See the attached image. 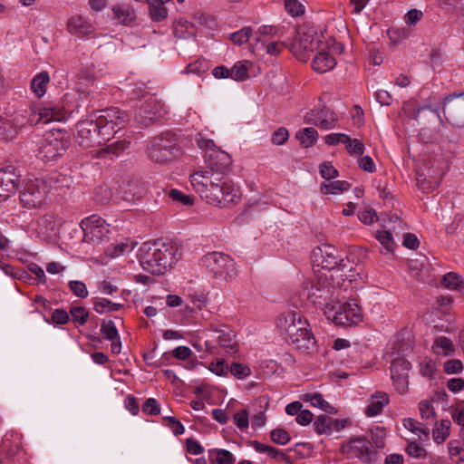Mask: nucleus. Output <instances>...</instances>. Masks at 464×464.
<instances>
[{"instance_id": "1", "label": "nucleus", "mask_w": 464, "mask_h": 464, "mask_svg": "<svg viewBox=\"0 0 464 464\" xmlns=\"http://www.w3.org/2000/svg\"><path fill=\"white\" fill-rule=\"evenodd\" d=\"M138 258L146 272L163 275L179 258V246L162 238L147 241L139 248Z\"/></svg>"}, {"instance_id": "2", "label": "nucleus", "mask_w": 464, "mask_h": 464, "mask_svg": "<svg viewBox=\"0 0 464 464\" xmlns=\"http://www.w3.org/2000/svg\"><path fill=\"white\" fill-rule=\"evenodd\" d=\"M277 326L285 340L297 351L312 353L316 350V340L306 318L295 310L284 312L278 318Z\"/></svg>"}, {"instance_id": "3", "label": "nucleus", "mask_w": 464, "mask_h": 464, "mask_svg": "<svg viewBox=\"0 0 464 464\" xmlns=\"http://www.w3.org/2000/svg\"><path fill=\"white\" fill-rule=\"evenodd\" d=\"M307 298L316 306L322 308L328 319L335 305L340 303L341 283L334 282V274H321L316 281L307 282L304 287Z\"/></svg>"}, {"instance_id": "4", "label": "nucleus", "mask_w": 464, "mask_h": 464, "mask_svg": "<svg viewBox=\"0 0 464 464\" xmlns=\"http://www.w3.org/2000/svg\"><path fill=\"white\" fill-rule=\"evenodd\" d=\"M206 169L196 171L190 176L191 185L200 192L208 187H218L220 176L224 175L231 165L230 156L224 150L214 148L205 154Z\"/></svg>"}, {"instance_id": "5", "label": "nucleus", "mask_w": 464, "mask_h": 464, "mask_svg": "<svg viewBox=\"0 0 464 464\" xmlns=\"http://www.w3.org/2000/svg\"><path fill=\"white\" fill-rule=\"evenodd\" d=\"M313 258L317 266L327 270L326 274L340 273L342 281L348 279L351 282L354 277L353 262L332 245H323L314 248Z\"/></svg>"}, {"instance_id": "6", "label": "nucleus", "mask_w": 464, "mask_h": 464, "mask_svg": "<svg viewBox=\"0 0 464 464\" xmlns=\"http://www.w3.org/2000/svg\"><path fill=\"white\" fill-rule=\"evenodd\" d=\"M320 48H328L323 34L314 26L304 24L298 28L290 51L298 60L305 62L312 53Z\"/></svg>"}, {"instance_id": "7", "label": "nucleus", "mask_w": 464, "mask_h": 464, "mask_svg": "<svg viewBox=\"0 0 464 464\" xmlns=\"http://www.w3.org/2000/svg\"><path fill=\"white\" fill-rule=\"evenodd\" d=\"M99 125L103 140H109L129 121L128 114L116 107L106 108L92 113Z\"/></svg>"}, {"instance_id": "8", "label": "nucleus", "mask_w": 464, "mask_h": 464, "mask_svg": "<svg viewBox=\"0 0 464 464\" xmlns=\"http://www.w3.org/2000/svg\"><path fill=\"white\" fill-rule=\"evenodd\" d=\"M200 263L208 273L216 278L227 281L237 276L234 259L222 252L208 253L200 259Z\"/></svg>"}, {"instance_id": "9", "label": "nucleus", "mask_w": 464, "mask_h": 464, "mask_svg": "<svg viewBox=\"0 0 464 464\" xmlns=\"http://www.w3.org/2000/svg\"><path fill=\"white\" fill-rule=\"evenodd\" d=\"M148 154L151 160L160 164L172 161L179 154L176 135L168 132L155 137L148 148Z\"/></svg>"}, {"instance_id": "10", "label": "nucleus", "mask_w": 464, "mask_h": 464, "mask_svg": "<svg viewBox=\"0 0 464 464\" xmlns=\"http://www.w3.org/2000/svg\"><path fill=\"white\" fill-rule=\"evenodd\" d=\"M27 108L8 110L0 116V140L15 139L24 128L29 126Z\"/></svg>"}, {"instance_id": "11", "label": "nucleus", "mask_w": 464, "mask_h": 464, "mask_svg": "<svg viewBox=\"0 0 464 464\" xmlns=\"http://www.w3.org/2000/svg\"><path fill=\"white\" fill-rule=\"evenodd\" d=\"M69 143L66 132L60 130L49 131L40 142L38 155L44 161L55 160L65 153Z\"/></svg>"}, {"instance_id": "12", "label": "nucleus", "mask_w": 464, "mask_h": 464, "mask_svg": "<svg viewBox=\"0 0 464 464\" xmlns=\"http://www.w3.org/2000/svg\"><path fill=\"white\" fill-rule=\"evenodd\" d=\"M28 110L29 126L38 123L47 124L53 121H65L69 117L68 111L59 103L49 102L44 105L34 104Z\"/></svg>"}, {"instance_id": "13", "label": "nucleus", "mask_w": 464, "mask_h": 464, "mask_svg": "<svg viewBox=\"0 0 464 464\" xmlns=\"http://www.w3.org/2000/svg\"><path fill=\"white\" fill-rule=\"evenodd\" d=\"M83 231L82 241L93 246H99L108 242L110 230L105 220L92 215L82 220L80 224Z\"/></svg>"}, {"instance_id": "14", "label": "nucleus", "mask_w": 464, "mask_h": 464, "mask_svg": "<svg viewBox=\"0 0 464 464\" xmlns=\"http://www.w3.org/2000/svg\"><path fill=\"white\" fill-rule=\"evenodd\" d=\"M74 136L79 145L86 148L101 145L106 141L102 140L99 125L95 122L92 113L77 122Z\"/></svg>"}, {"instance_id": "15", "label": "nucleus", "mask_w": 464, "mask_h": 464, "mask_svg": "<svg viewBox=\"0 0 464 464\" xmlns=\"http://www.w3.org/2000/svg\"><path fill=\"white\" fill-rule=\"evenodd\" d=\"M341 451L363 463L372 462L376 455L375 450L372 449L371 441L365 436L351 438L341 446Z\"/></svg>"}, {"instance_id": "16", "label": "nucleus", "mask_w": 464, "mask_h": 464, "mask_svg": "<svg viewBox=\"0 0 464 464\" xmlns=\"http://www.w3.org/2000/svg\"><path fill=\"white\" fill-rule=\"evenodd\" d=\"M330 318L336 325L348 327L357 324L362 320V314L360 306L350 300L341 304L335 305V309L332 312Z\"/></svg>"}, {"instance_id": "17", "label": "nucleus", "mask_w": 464, "mask_h": 464, "mask_svg": "<svg viewBox=\"0 0 464 464\" xmlns=\"http://www.w3.org/2000/svg\"><path fill=\"white\" fill-rule=\"evenodd\" d=\"M164 112V104L156 97L150 96L140 107L135 120L140 125L147 126L163 117Z\"/></svg>"}, {"instance_id": "18", "label": "nucleus", "mask_w": 464, "mask_h": 464, "mask_svg": "<svg viewBox=\"0 0 464 464\" xmlns=\"http://www.w3.org/2000/svg\"><path fill=\"white\" fill-rule=\"evenodd\" d=\"M304 121L318 127L321 130H328L335 128L338 122L337 115L329 108L314 109L305 113Z\"/></svg>"}, {"instance_id": "19", "label": "nucleus", "mask_w": 464, "mask_h": 464, "mask_svg": "<svg viewBox=\"0 0 464 464\" xmlns=\"http://www.w3.org/2000/svg\"><path fill=\"white\" fill-rule=\"evenodd\" d=\"M205 335L213 341H217L225 353L234 354L238 350V344L234 332L227 326L221 328H209Z\"/></svg>"}, {"instance_id": "20", "label": "nucleus", "mask_w": 464, "mask_h": 464, "mask_svg": "<svg viewBox=\"0 0 464 464\" xmlns=\"http://www.w3.org/2000/svg\"><path fill=\"white\" fill-rule=\"evenodd\" d=\"M18 180L14 167L6 166L0 169V203L6 201L14 193Z\"/></svg>"}, {"instance_id": "21", "label": "nucleus", "mask_w": 464, "mask_h": 464, "mask_svg": "<svg viewBox=\"0 0 464 464\" xmlns=\"http://www.w3.org/2000/svg\"><path fill=\"white\" fill-rule=\"evenodd\" d=\"M68 32L79 38H84L93 31L92 23L82 15L71 17L67 23Z\"/></svg>"}, {"instance_id": "22", "label": "nucleus", "mask_w": 464, "mask_h": 464, "mask_svg": "<svg viewBox=\"0 0 464 464\" xmlns=\"http://www.w3.org/2000/svg\"><path fill=\"white\" fill-rule=\"evenodd\" d=\"M269 401L266 396L256 398L250 409L253 412L252 416V428H262L266 424V411L267 410Z\"/></svg>"}, {"instance_id": "23", "label": "nucleus", "mask_w": 464, "mask_h": 464, "mask_svg": "<svg viewBox=\"0 0 464 464\" xmlns=\"http://www.w3.org/2000/svg\"><path fill=\"white\" fill-rule=\"evenodd\" d=\"M326 49L320 48L317 50V53L313 59L312 67L319 73H324L336 65L335 59L326 52Z\"/></svg>"}, {"instance_id": "24", "label": "nucleus", "mask_w": 464, "mask_h": 464, "mask_svg": "<svg viewBox=\"0 0 464 464\" xmlns=\"http://www.w3.org/2000/svg\"><path fill=\"white\" fill-rule=\"evenodd\" d=\"M136 246L137 242L127 238L123 241L115 242L108 245L106 247H104V253L109 257L115 258L125 253L131 252Z\"/></svg>"}, {"instance_id": "25", "label": "nucleus", "mask_w": 464, "mask_h": 464, "mask_svg": "<svg viewBox=\"0 0 464 464\" xmlns=\"http://www.w3.org/2000/svg\"><path fill=\"white\" fill-rule=\"evenodd\" d=\"M388 401L389 400L385 393L378 392L372 395L369 399L368 405L365 409V414L368 417H374L380 414Z\"/></svg>"}, {"instance_id": "26", "label": "nucleus", "mask_w": 464, "mask_h": 464, "mask_svg": "<svg viewBox=\"0 0 464 464\" xmlns=\"http://www.w3.org/2000/svg\"><path fill=\"white\" fill-rule=\"evenodd\" d=\"M252 446L256 451L266 453L272 459L285 461V463L289 462V456L275 447L263 444L257 440L252 441Z\"/></svg>"}, {"instance_id": "27", "label": "nucleus", "mask_w": 464, "mask_h": 464, "mask_svg": "<svg viewBox=\"0 0 464 464\" xmlns=\"http://www.w3.org/2000/svg\"><path fill=\"white\" fill-rule=\"evenodd\" d=\"M113 19L121 24L127 25L135 19V12L128 5H117L112 7Z\"/></svg>"}, {"instance_id": "28", "label": "nucleus", "mask_w": 464, "mask_h": 464, "mask_svg": "<svg viewBox=\"0 0 464 464\" xmlns=\"http://www.w3.org/2000/svg\"><path fill=\"white\" fill-rule=\"evenodd\" d=\"M50 76L47 72L37 73L31 81V90L37 98H42L47 90Z\"/></svg>"}, {"instance_id": "29", "label": "nucleus", "mask_w": 464, "mask_h": 464, "mask_svg": "<svg viewBox=\"0 0 464 464\" xmlns=\"http://www.w3.org/2000/svg\"><path fill=\"white\" fill-rule=\"evenodd\" d=\"M286 47V44L283 41L271 40L261 44L253 45V52H264L266 54L277 56Z\"/></svg>"}, {"instance_id": "30", "label": "nucleus", "mask_w": 464, "mask_h": 464, "mask_svg": "<svg viewBox=\"0 0 464 464\" xmlns=\"http://www.w3.org/2000/svg\"><path fill=\"white\" fill-rule=\"evenodd\" d=\"M208 454L210 464H234L236 461L234 455L227 450L211 449Z\"/></svg>"}, {"instance_id": "31", "label": "nucleus", "mask_w": 464, "mask_h": 464, "mask_svg": "<svg viewBox=\"0 0 464 464\" xmlns=\"http://www.w3.org/2000/svg\"><path fill=\"white\" fill-rule=\"evenodd\" d=\"M255 44H261L263 43L274 40L276 37H281L279 29L273 25H262L258 27L255 34Z\"/></svg>"}, {"instance_id": "32", "label": "nucleus", "mask_w": 464, "mask_h": 464, "mask_svg": "<svg viewBox=\"0 0 464 464\" xmlns=\"http://www.w3.org/2000/svg\"><path fill=\"white\" fill-rule=\"evenodd\" d=\"M302 401L304 402H309L311 406L319 408L325 412H336L334 408L331 406L330 403L326 401L320 393L314 392L303 394Z\"/></svg>"}, {"instance_id": "33", "label": "nucleus", "mask_w": 464, "mask_h": 464, "mask_svg": "<svg viewBox=\"0 0 464 464\" xmlns=\"http://www.w3.org/2000/svg\"><path fill=\"white\" fill-rule=\"evenodd\" d=\"M432 351L437 355L450 356L454 353L455 347L450 339L446 336H440L435 339Z\"/></svg>"}, {"instance_id": "34", "label": "nucleus", "mask_w": 464, "mask_h": 464, "mask_svg": "<svg viewBox=\"0 0 464 464\" xmlns=\"http://www.w3.org/2000/svg\"><path fill=\"white\" fill-rule=\"evenodd\" d=\"M40 196L41 190L38 187V182L27 183L24 189L20 191V203H34L36 200H39Z\"/></svg>"}, {"instance_id": "35", "label": "nucleus", "mask_w": 464, "mask_h": 464, "mask_svg": "<svg viewBox=\"0 0 464 464\" xmlns=\"http://www.w3.org/2000/svg\"><path fill=\"white\" fill-rule=\"evenodd\" d=\"M253 66V63L247 60H243L236 63L230 68V78L235 81H245L249 75L248 72Z\"/></svg>"}, {"instance_id": "36", "label": "nucleus", "mask_w": 464, "mask_h": 464, "mask_svg": "<svg viewBox=\"0 0 464 464\" xmlns=\"http://www.w3.org/2000/svg\"><path fill=\"white\" fill-rule=\"evenodd\" d=\"M350 183L345 180H334L329 183H324L320 187V191L324 195H339L350 188Z\"/></svg>"}, {"instance_id": "37", "label": "nucleus", "mask_w": 464, "mask_h": 464, "mask_svg": "<svg viewBox=\"0 0 464 464\" xmlns=\"http://www.w3.org/2000/svg\"><path fill=\"white\" fill-rule=\"evenodd\" d=\"M314 428L319 435H330L333 432L332 417L321 414L314 421Z\"/></svg>"}, {"instance_id": "38", "label": "nucleus", "mask_w": 464, "mask_h": 464, "mask_svg": "<svg viewBox=\"0 0 464 464\" xmlns=\"http://www.w3.org/2000/svg\"><path fill=\"white\" fill-rule=\"evenodd\" d=\"M92 304H93V309L98 314L118 311L122 307L121 304L113 303L108 299L101 298V297L93 298Z\"/></svg>"}, {"instance_id": "39", "label": "nucleus", "mask_w": 464, "mask_h": 464, "mask_svg": "<svg viewBox=\"0 0 464 464\" xmlns=\"http://www.w3.org/2000/svg\"><path fill=\"white\" fill-rule=\"evenodd\" d=\"M403 426L411 431L412 433L419 436L421 439L423 435L426 439L429 438L430 429L426 424L419 422L415 419L408 418L403 420Z\"/></svg>"}, {"instance_id": "40", "label": "nucleus", "mask_w": 464, "mask_h": 464, "mask_svg": "<svg viewBox=\"0 0 464 464\" xmlns=\"http://www.w3.org/2000/svg\"><path fill=\"white\" fill-rule=\"evenodd\" d=\"M419 410L420 417L426 421V425H431L436 420V413L434 407L430 401L424 400L419 403Z\"/></svg>"}, {"instance_id": "41", "label": "nucleus", "mask_w": 464, "mask_h": 464, "mask_svg": "<svg viewBox=\"0 0 464 464\" xmlns=\"http://www.w3.org/2000/svg\"><path fill=\"white\" fill-rule=\"evenodd\" d=\"M317 131L313 127L304 128L296 132L297 140L305 148L312 146L317 140Z\"/></svg>"}, {"instance_id": "42", "label": "nucleus", "mask_w": 464, "mask_h": 464, "mask_svg": "<svg viewBox=\"0 0 464 464\" xmlns=\"http://www.w3.org/2000/svg\"><path fill=\"white\" fill-rule=\"evenodd\" d=\"M450 421L449 420H441L440 425L433 429L432 437L436 443L441 444L450 435Z\"/></svg>"}, {"instance_id": "43", "label": "nucleus", "mask_w": 464, "mask_h": 464, "mask_svg": "<svg viewBox=\"0 0 464 464\" xmlns=\"http://www.w3.org/2000/svg\"><path fill=\"white\" fill-rule=\"evenodd\" d=\"M411 362L404 357H397L392 362L391 375H408Z\"/></svg>"}, {"instance_id": "44", "label": "nucleus", "mask_w": 464, "mask_h": 464, "mask_svg": "<svg viewBox=\"0 0 464 464\" xmlns=\"http://www.w3.org/2000/svg\"><path fill=\"white\" fill-rule=\"evenodd\" d=\"M441 283L444 286L451 290H459L464 287V281L454 272L446 274L442 277Z\"/></svg>"}, {"instance_id": "45", "label": "nucleus", "mask_w": 464, "mask_h": 464, "mask_svg": "<svg viewBox=\"0 0 464 464\" xmlns=\"http://www.w3.org/2000/svg\"><path fill=\"white\" fill-rule=\"evenodd\" d=\"M252 36V28L250 26H245L240 30L230 34L229 39L233 44L242 45L248 42Z\"/></svg>"}, {"instance_id": "46", "label": "nucleus", "mask_w": 464, "mask_h": 464, "mask_svg": "<svg viewBox=\"0 0 464 464\" xmlns=\"http://www.w3.org/2000/svg\"><path fill=\"white\" fill-rule=\"evenodd\" d=\"M164 5L165 3L155 1L150 4V14L152 20L160 22L167 17L168 11Z\"/></svg>"}, {"instance_id": "47", "label": "nucleus", "mask_w": 464, "mask_h": 464, "mask_svg": "<svg viewBox=\"0 0 464 464\" xmlns=\"http://www.w3.org/2000/svg\"><path fill=\"white\" fill-rule=\"evenodd\" d=\"M213 189H218L223 195V201L226 203H235L237 200L235 198L237 197V190L234 186L224 182L220 187L218 188L216 186L211 187Z\"/></svg>"}, {"instance_id": "48", "label": "nucleus", "mask_w": 464, "mask_h": 464, "mask_svg": "<svg viewBox=\"0 0 464 464\" xmlns=\"http://www.w3.org/2000/svg\"><path fill=\"white\" fill-rule=\"evenodd\" d=\"M372 449H382L385 446L384 437L385 431L382 428H375L370 430Z\"/></svg>"}, {"instance_id": "49", "label": "nucleus", "mask_w": 464, "mask_h": 464, "mask_svg": "<svg viewBox=\"0 0 464 464\" xmlns=\"http://www.w3.org/2000/svg\"><path fill=\"white\" fill-rule=\"evenodd\" d=\"M101 333L107 340L114 341L119 337V333L113 321H103L101 325Z\"/></svg>"}, {"instance_id": "50", "label": "nucleus", "mask_w": 464, "mask_h": 464, "mask_svg": "<svg viewBox=\"0 0 464 464\" xmlns=\"http://www.w3.org/2000/svg\"><path fill=\"white\" fill-rule=\"evenodd\" d=\"M70 314L72 315V321L80 325L85 324L89 317V312L83 306L72 307Z\"/></svg>"}, {"instance_id": "51", "label": "nucleus", "mask_w": 464, "mask_h": 464, "mask_svg": "<svg viewBox=\"0 0 464 464\" xmlns=\"http://www.w3.org/2000/svg\"><path fill=\"white\" fill-rule=\"evenodd\" d=\"M346 150L350 155H362L365 150L363 143L358 139H351L344 140Z\"/></svg>"}, {"instance_id": "52", "label": "nucleus", "mask_w": 464, "mask_h": 464, "mask_svg": "<svg viewBox=\"0 0 464 464\" xmlns=\"http://www.w3.org/2000/svg\"><path fill=\"white\" fill-rule=\"evenodd\" d=\"M229 372L237 379H245L251 374L250 368L247 365L239 362H233L229 367Z\"/></svg>"}, {"instance_id": "53", "label": "nucleus", "mask_w": 464, "mask_h": 464, "mask_svg": "<svg viewBox=\"0 0 464 464\" xmlns=\"http://www.w3.org/2000/svg\"><path fill=\"white\" fill-rule=\"evenodd\" d=\"M405 451L409 456L416 459H425L427 456V450L415 441L408 442Z\"/></svg>"}, {"instance_id": "54", "label": "nucleus", "mask_w": 464, "mask_h": 464, "mask_svg": "<svg viewBox=\"0 0 464 464\" xmlns=\"http://www.w3.org/2000/svg\"><path fill=\"white\" fill-rule=\"evenodd\" d=\"M68 286L72 294L79 298H86L88 296V290L86 285L82 281L71 280Z\"/></svg>"}, {"instance_id": "55", "label": "nucleus", "mask_w": 464, "mask_h": 464, "mask_svg": "<svg viewBox=\"0 0 464 464\" xmlns=\"http://www.w3.org/2000/svg\"><path fill=\"white\" fill-rule=\"evenodd\" d=\"M377 240L381 243V245L387 250V252H392L394 246V242L392 239V236L390 231L383 230L378 231L376 234Z\"/></svg>"}, {"instance_id": "56", "label": "nucleus", "mask_w": 464, "mask_h": 464, "mask_svg": "<svg viewBox=\"0 0 464 464\" xmlns=\"http://www.w3.org/2000/svg\"><path fill=\"white\" fill-rule=\"evenodd\" d=\"M270 437L273 442L278 445H285L290 441L289 433L284 429H274L270 432Z\"/></svg>"}, {"instance_id": "57", "label": "nucleus", "mask_w": 464, "mask_h": 464, "mask_svg": "<svg viewBox=\"0 0 464 464\" xmlns=\"http://www.w3.org/2000/svg\"><path fill=\"white\" fill-rule=\"evenodd\" d=\"M320 175L324 179L330 180L339 176L338 170L329 161L322 163L319 167Z\"/></svg>"}, {"instance_id": "58", "label": "nucleus", "mask_w": 464, "mask_h": 464, "mask_svg": "<svg viewBox=\"0 0 464 464\" xmlns=\"http://www.w3.org/2000/svg\"><path fill=\"white\" fill-rule=\"evenodd\" d=\"M358 218L366 225H371L378 220L376 211L372 208H365L363 210H358Z\"/></svg>"}, {"instance_id": "59", "label": "nucleus", "mask_w": 464, "mask_h": 464, "mask_svg": "<svg viewBox=\"0 0 464 464\" xmlns=\"http://www.w3.org/2000/svg\"><path fill=\"white\" fill-rule=\"evenodd\" d=\"M285 5L292 16H299L304 13V5L298 0H285Z\"/></svg>"}, {"instance_id": "60", "label": "nucleus", "mask_w": 464, "mask_h": 464, "mask_svg": "<svg viewBox=\"0 0 464 464\" xmlns=\"http://www.w3.org/2000/svg\"><path fill=\"white\" fill-rule=\"evenodd\" d=\"M130 142L126 140L115 141L106 148V152L111 153L116 157H119L123 151L129 148Z\"/></svg>"}, {"instance_id": "61", "label": "nucleus", "mask_w": 464, "mask_h": 464, "mask_svg": "<svg viewBox=\"0 0 464 464\" xmlns=\"http://www.w3.org/2000/svg\"><path fill=\"white\" fill-rule=\"evenodd\" d=\"M423 13L418 9H411L404 15V22L408 26H414L420 21Z\"/></svg>"}, {"instance_id": "62", "label": "nucleus", "mask_w": 464, "mask_h": 464, "mask_svg": "<svg viewBox=\"0 0 464 464\" xmlns=\"http://www.w3.org/2000/svg\"><path fill=\"white\" fill-rule=\"evenodd\" d=\"M169 199L172 201H177L179 203H192L193 199L189 197L182 193L180 190L176 188H171L168 192H166Z\"/></svg>"}, {"instance_id": "63", "label": "nucleus", "mask_w": 464, "mask_h": 464, "mask_svg": "<svg viewBox=\"0 0 464 464\" xmlns=\"http://www.w3.org/2000/svg\"><path fill=\"white\" fill-rule=\"evenodd\" d=\"M288 137L287 130L285 128H279L272 133L271 142L274 145L281 146L287 140Z\"/></svg>"}, {"instance_id": "64", "label": "nucleus", "mask_w": 464, "mask_h": 464, "mask_svg": "<svg viewBox=\"0 0 464 464\" xmlns=\"http://www.w3.org/2000/svg\"><path fill=\"white\" fill-rule=\"evenodd\" d=\"M248 416L249 413L247 410H242L234 415V421L239 430H243L248 427Z\"/></svg>"}]
</instances>
